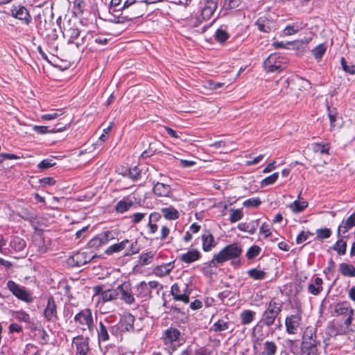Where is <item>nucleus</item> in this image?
Returning a JSON list of instances; mask_svg holds the SVG:
<instances>
[{
	"label": "nucleus",
	"instance_id": "680f3d73",
	"mask_svg": "<svg viewBox=\"0 0 355 355\" xmlns=\"http://www.w3.org/2000/svg\"><path fill=\"white\" fill-rule=\"evenodd\" d=\"M62 114V112L61 111H55L52 113L46 114L42 116V119L44 120H52L58 118L59 116Z\"/></svg>",
	"mask_w": 355,
	"mask_h": 355
},
{
	"label": "nucleus",
	"instance_id": "052dcab7",
	"mask_svg": "<svg viewBox=\"0 0 355 355\" xmlns=\"http://www.w3.org/2000/svg\"><path fill=\"white\" fill-rule=\"evenodd\" d=\"M128 21L131 20L130 19V17H128L125 12H123L120 16L115 17L114 19H113V21L116 24H123Z\"/></svg>",
	"mask_w": 355,
	"mask_h": 355
},
{
	"label": "nucleus",
	"instance_id": "f03ea898",
	"mask_svg": "<svg viewBox=\"0 0 355 355\" xmlns=\"http://www.w3.org/2000/svg\"><path fill=\"white\" fill-rule=\"evenodd\" d=\"M242 249L237 243L228 245L216 254L213 259L209 262V267H216L225 261L236 259L241 256Z\"/></svg>",
	"mask_w": 355,
	"mask_h": 355
},
{
	"label": "nucleus",
	"instance_id": "de8ad7c7",
	"mask_svg": "<svg viewBox=\"0 0 355 355\" xmlns=\"http://www.w3.org/2000/svg\"><path fill=\"white\" fill-rule=\"evenodd\" d=\"M278 177H279V173H274L271 175L264 178L261 182V187H266V186L272 184L273 183H275L276 182Z\"/></svg>",
	"mask_w": 355,
	"mask_h": 355
},
{
	"label": "nucleus",
	"instance_id": "864d4df0",
	"mask_svg": "<svg viewBox=\"0 0 355 355\" xmlns=\"http://www.w3.org/2000/svg\"><path fill=\"white\" fill-rule=\"evenodd\" d=\"M316 234L318 239H324L330 237L331 232L329 228H323L317 230Z\"/></svg>",
	"mask_w": 355,
	"mask_h": 355
},
{
	"label": "nucleus",
	"instance_id": "79ce46f5",
	"mask_svg": "<svg viewBox=\"0 0 355 355\" xmlns=\"http://www.w3.org/2000/svg\"><path fill=\"white\" fill-rule=\"evenodd\" d=\"M258 29L264 33H268L271 28L269 26V21L262 18H259L257 21Z\"/></svg>",
	"mask_w": 355,
	"mask_h": 355
},
{
	"label": "nucleus",
	"instance_id": "4be33fe9",
	"mask_svg": "<svg viewBox=\"0 0 355 355\" xmlns=\"http://www.w3.org/2000/svg\"><path fill=\"white\" fill-rule=\"evenodd\" d=\"M153 192L156 196L166 197L169 195L171 192V188L168 184L157 182L153 187Z\"/></svg>",
	"mask_w": 355,
	"mask_h": 355
},
{
	"label": "nucleus",
	"instance_id": "7c9ffc66",
	"mask_svg": "<svg viewBox=\"0 0 355 355\" xmlns=\"http://www.w3.org/2000/svg\"><path fill=\"white\" fill-rule=\"evenodd\" d=\"M308 207V202L305 200H295L288 205V207L293 213H300L304 211Z\"/></svg>",
	"mask_w": 355,
	"mask_h": 355
},
{
	"label": "nucleus",
	"instance_id": "b1692460",
	"mask_svg": "<svg viewBox=\"0 0 355 355\" xmlns=\"http://www.w3.org/2000/svg\"><path fill=\"white\" fill-rule=\"evenodd\" d=\"M339 271L345 277H355V267L349 263L339 264Z\"/></svg>",
	"mask_w": 355,
	"mask_h": 355
},
{
	"label": "nucleus",
	"instance_id": "2eb2a0df",
	"mask_svg": "<svg viewBox=\"0 0 355 355\" xmlns=\"http://www.w3.org/2000/svg\"><path fill=\"white\" fill-rule=\"evenodd\" d=\"M174 266L173 262H169L165 264L156 266L153 272L154 275L158 277H164L168 275L173 270Z\"/></svg>",
	"mask_w": 355,
	"mask_h": 355
},
{
	"label": "nucleus",
	"instance_id": "774afa93",
	"mask_svg": "<svg viewBox=\"0 0 355 355\" xmlns=\"http://www.w3.org/2000/svg\"><path fill=\"white\" fill-rule=\"evenodd\" d=\"M211 352L205 347H200L195 351V355H211Z\"/></svg>",
	"mask_w": 355,
	"mask_h": 355
},
{
	"label": "nucleus",
	"instance_id": "6e6552de",
	"mask_svg": "<svg viewBox=\"0 0 355 355\" xmlns=\"http://www.w3.org/2000/svg\"><path fill=\"white\" fill-rule=\"evenodd\" d=\"M301 344L321 345V341L318 338L315 327L310 326L304 329Z\"/></svg>",
	"mask_w": 355,
	"mask_h": 355
},
{
	"label": "nucleus",
	"instance_id": "1a4fd4ad",
	"mask_svg": "<svg viewBox=\"0 0 355 355\" xmlns=\"http://www.w3.org/2000/svg\"><path fill=\"white\" fill-rule=\"evenodd\" d=\"M118 296L121 295V300L125 304H132L135 303V300L132 293L130 285L128 283H123L117 286Z\"/></svg>",
	"mask_w": 355,
	"mask_h": 355
},
{
	"label": "nucleus",
	"instance_id": "37998d69",
	"mask_svg": "<svg viewBox=\"0 0 355 355\" xmlns=\"http://www.w3.org/2000/svg\"><path fill=\"white\" fill-rule=\"evenodd\" d=\"M347 243L345 241L342 239L338 240L335 245L333 247V249L336 251L339 254L343 255L346 252Z\"/></svg>",
	"mask_w": 355,
	"mask_h": 355
},
{
	"label": "nucleus",
	"instance_id": "f257e3e1",
	"mask_svg": "<svg viewBox=\"0 0 355 355\" xmlns=\"http://www.w3.org/2000/svg\"><path fill=\"white\" fill-rule=\"evenodd\" d=\"M218 0H202L200 14L191 17V25L198 27L202 22L211 19L218 8Z\"/></svg>",
	"mask_w": 355,
	"mask_h": 355
},
{
	"label": "nucleus",
	"instance_id": "49530a36",
	"mask_svg": "<svg viewBox=\"0 0 355 355\" xmlns=\"http://www.w3.org/2000/svg\"><path fill=\"white\" fill-rule=\"evenodd\" d=\"M325 51V46L323 44H320L312 50V54L316 59H321Z\"/></svg>",
	"mask_w": 355,
	"mask_h": 355
},
{
	"label": "nucleus",
	"instance_id": "e433bc0d",
	"mask_svg": "<svg viewBox=\"0 0 355 355\" xmlns=\"http://www.w3.org/2000/svg\"><path fill=\"white\" fill-rule=\"evenodd\" d=\"M98 337L99 341L105 342L109 339V334L106 327L102 322L99 323V329L98 330Z\"/></svg>",
	"mask_w": 355,
	"mask_h": 355
},
{
	"label": "nucleus",
	"instance_id": "dca6fc26",
	"mask_svg": "<svg viewBox=\"0 0 355 355\" xmlns=\"http://www.w3.org/2000/svg\"><path fill=\"white\" fill-rule=\"evenodd\" d=\"M354 226H355V214H352L339 225L337 232L338 236H340V232L345 234Z\"/></svg>",
	"mask_w": 355,
	"mask_h": 355
},
{
	"label": "nucleus",
	"instance_id": "13d9d810",
	"mask_svg": "<svg viewBox=\"0 0 355 355\" xmlns=\"http://www.w3.org/2000/svg\"><path fill=\"white\" fill-rule=\"evenodd\" d=\"M328 116L330 120L331 125L334 126V122L336 121L337 112L335 108L331 109L329 106L327 107Z\"/></svg>",
	"mask_w": 355,
	"mask_h": 355
},
{
	"label": "nucleus",
	"instance_id": "a19ab883",
	"mask_svg": "<svg viewBox=\"0 0 355 355\" xmlns=\"http://www.w3.org/2000/svg\"><path fill=\"white\" fill-rule=\"evenodd\" d=\"M116 232L115 231H106L100 234L101 236V241L105 244L107 243L109 241H112L115 239L116 236Z\"/></svg>",
	"mask_w": 355,
	"mask_h": 355
},
{
	"label": "nucleus",
	"instance_id": "338daca9",
	"mask_svg": "<svg viewBox=\"0 0 355 355\" xmlns=\"http://www.w3.org/2000/svg\"><path fill=\"white\" fill-rule=\"evenodd\" d=\"M137 242L135 241L131 243L130 245V249H128V252H126L127 255L130 254H137L139 252V248H137Z\"/></svg>",
	"mask_w": 355,
	"mask_h": 355
},
{
	"label": "nucleus",
	"instance_id": "c03bdc74",
	"mask_svg": "<svg viewBox=\"0 0 355 355\" xmlns=\"http://www.w3.org/2000/svg\"><path fill=\"white\" fill-rule=\"evenodd\" d=\"M154 257V254L151 252L141 254L139 257V262L142 266L150 263Z\"/></svg>",
	"mask_w": 355,
	"mask_h": 355
},
{
	"label": "nucleus",
	"instance_id": "603ef678",
	"mask_svg": "<svg viewBox=\"0 0 355 355\" xmlns=\"http://www.w3.org/2000/svg\"><path fill=\"white\" fill-rule=\"evenodd\" d=\"M34 246L37 248V251L40 253H44L46 252L47 248L44 245V241L42 237H38L34 241Z\"/></svg>",
	"mask_w": 355,
	"mask_h": 355
},
{
	"label": "nucleus",
	"instance_id": "ea45409f",
	"mask_svg": "<svg viewBox=\"0 0 355 355\" xmlns=\"http://www.w3.org/2000/svg\"><path fill=\"white\" fill-rule=\"evenodd\" d=\"M64 128V127L63 128H59L56 130H54V129H52V130H50L49 129V127L48 126H39V125H34L33 126V130L39 133V134H45V133H47V132H61L63 130V129Z\"/></svg>",
	"mask_w": 355,
	"mask_h": 355
},
{
	"label": "nucleus",
	"instance_id": "473e14b6",
	"mask_svg": "<svg viewBox=\"0 0 355 355\" xmlns=\"http://www.w3.org/2000/svg\"><path fill=\"white\" fill-rule=\"evenodd\" d=\"M64 35L69 37V43H72L73 41L77 39L80 35V31L78 28L70 26L64 29Z\"/></svg>",
	"mask_w": 355,
	"mask_h": 355
},
{
	"label": "nucleus",
	"instance_id": "e2e57ef3",
	"mask_svg": "<svg viewBox=\"0 0 355 355\" xmlns=\"http://www.w3.org/2000/svg\"><path fill=\"white\" fill-rule=\"evenodd\" d=\"M146 214L145 213H135L132 215L131 219L132 222L135 224L139 223L143 220V218L145 217Z\"/></svg>",
	"mask_w": 355,
	"mask_h": 355
},
{
	"label": "nucleus",
	"instance_id": "4d7b16f0",
	"mask_svg": "<svg viewBox=\"0 0 355 355\" xmlns=\"http://www.w3.org/2000/svg\"><path fill=\"white\" fill-rule=\"evenodd\" d=\"M329 147L326 145L320 144H315L313 148L315 153H320V154L329 153Z\"/></svg>",
	"mask_w": 355,
	"mask_h": 355
},
{
	"label": "nucleus",
	"instance_id": "58836bf2",
	"mask_svg": "<svg viewBox=\"0 0 355 355\" xmlns=\"http://www.w3.org/2000/svg\"><path fill=\"white\" fill-rule=\"evenodd\" d=\"M229 327L228 323L223 320H218L214 323L211 329L215 332L227 330Z\"/></svg>",
	"mask_w": 355,
	"mask_h": 355
},
{
	"label": "nucleus",
	"instance_id": "4c0bfd02",
	"mask_svg": "<svg viewBox=\"0 0 355 355\" xmlns=\"http://www.w3.org/2000/svg\"><path fill=\"white\" fill-rule=\"evenodd\" d=\"M248 275L256 280L263 279L266 276V272L263 270L252 268L248 271Z\"/></svg>",
	"mask_w": 355,
	"mask_h": 355
},
{
	"label": "nucleus",
	"instance_id": "bf43d9fd",
	"mask_svg": "<svg viewBox=\"0 0 355 355\" xmlns=\"http://www.w3.org/2000/svg\"><path fill=\"white\" fill-rule=\"evenodd\" d=\"M341 64L345 71L351 74H354L355 73V65H347V62L344 58H342L341 59Z\"/></svg>",
	"mask_w": 355,
	"mask_h": 355
},
{
	"label": "nucleus",
	"instance_id": "72a5a7b5",
	"mask_svg": "<svg viewBox=\"0 0 355 355\" xmlns=\"http://www.w3.org/2000/svg\"><path fill=\"white\" fill-rule=\"evenodd\" d=\"M255 312L251 310H245L241 313L240 318L243 324H250L255 316Z\"/></svg>",
	"mask_w": 355,
	"mask_h": 355
},
{
	"label": "nucleus",
	"instance_id": "20e7f679",
	"mask_svg": "<svg viewBox=\"0 0 355 355\" xmlns=\"http://www.w3.org/2000/svg\"><path fill=\"white\" fill-rule=\"evenodd\" d=\"M282 304L275 299H272L263 311L260 322L267 327L272 325L282 311Z\"/></svg>",
	"mask_w": 355,
	"mask_h": 355
},
{
	"label": "nucleus",
	"instance_id": "5701e85b",
	"mask_svg": "<svg viewBox=\"0 0 355 355\" xmlns=\"http://www.w3.org/2000/svg\"><path fill=\"white\" fill-rule=\"evenodd\" d=\"M135 317L130 313H125L120 321L121 326L126 331H132L134 329Z\"/></svg>",
	"mask_w": 355,
	"mask_h": 355
},
{
	"label": "nucleus",
	"instance_id": "6ab92c4d",
	"mask_svg": "<svg viewBox=\"0 0 355 355\" xmlns=\"http://www.w3.org/2000/svg\"><path fill=\"white\" fill-rule=\"evenodd\" d=\"M323 280L320 277L314 279L313 283L308 285V291L313 295H318L322 291Z\"/></svg>",
	"mask_w": 355,
	"mask_h": 355
},
{
	"label": "nucleus",
	"instance_id": "4468645a",
	"mask_svg": "<svg viewBox=\"0 0 355 355\" xmlns=\"http://www.w3.org/2000/svg\"><path fill=\"white\" fill-rule=\"evenodd\" d=\"M202 242V250L205 252H209L216 246L214 236L209 232H205L201 236Z\"/></svg>",
	"mask_w": 355,
	"mask_h": 355
},
{
	"label": "nucleus",
	"instance_id": "09e8293b",
	"mask_svg": "<svg viewBox=\"0 0 355 355\" xmlns=\"http://www.w3.org/2000/svg\"><path fill=\"white\" fill-rule=\"evenodd\" d=\"M261 203V201L259 198H250V199H248L246 200H245L243 202V205L245 207H257L258 206H259Z\"/></svg>",
	"mask_w": 355,
	"mask_h": 355
},
{
	"label": "nucleus",
	"instance_id": "aec40b11",
	"mask_svg": "<svg viewBox=\"0 0 355 355\" xmlns=\"http://www.w3.org/2000/svg\"><path fill=\"white\" fill-rule=\"evenodd\" d=\"M136 295L137 297H151V291L147 286L146 282H141L135 286Z\"/></svg>",
	"mask_w": 355,
	"mask_h": 355
},
{
	"label": "nucleus",
	"instance_id": "393cba45",
	"mask_svg": "<svg viewBox=\"0 0 355 355\" xmlns=\"http://www.w3.org/2000/svg\"><path fill=\"white\" fill-rule=\"evenodd\" d=\"M273 60L274 58L272 55H270L265 60L263 67L267 72H275L281 70V65L279 64H277L276 62H274Z\"/></svg>",
	"mask_w": 355,
	"mask_h": 355
},
{
	"label": "nucleus",
	"instance_id": "412c9836",
	"mask_svg": "<svg viewBox=\"0 0 355 355\" xmlns=\"http://www.w3.org/2000/svg\"><path fill=\"white\" fill-rule=\"evenodd\" d=\"M200 257V252L197 249H193L181 255V260L187 263H191Z\"/></svg>",
	"mask_w": 355,
	"mask_h": 355
},
{
	"label": "nucleus",
	"instance_id": "c9c22d12",
	"mask_svg": "<svg viewBox=\"0 0 355 355\" xmlns=\"http://www.w3.org/2000/svg\"><path fill=\"white\" fill-rule=\"evenodd\" d=\"M277 349V345L272 341L267 340L263 344V354L266 355H275Z\"/></svg>",
	"mask_w": 355,
	"mask_h": 355
},
{
	"label": "nucleus",
	"instance_id": "f8f14e48",
	"mask_svg": "<svg viewBox=\"0 0 355 355\" xmlns=\"http://www.w3.org/2000/svg\"><path fill=\"white\" fill-rule=\"evenodd\" d=\"M146 11V9L145 3L140 1L125 12L128 15V17H130V19L132 20L143 16Z\"/></svg>",
	"mask_w": 355,
	"mask_h": 355
},
{
	"label": "nucleus",
	"instance_id": "7ed1b4c3",
	"mask_svg": "<svg viewBox=\"0 0 355 355\" xmlns=\"http://www.w3.org/2000/svg\"><path fill=\"white\" fill-rule=\"evenodd\" d=\"M77 327L83 331H88L91 334L94 330V321L92 312L89 309H85L74 317Z\"/></svg>",
	"mask_w": 355,
	"mask_h": 355
},
{
	"label": "nucleus",
	"instance_id": "f3484780",
	"mask_svg": "<svg viewBox=\"0 0 355 355\" xmlns=\"http://www.w3.org/2000/svg\"><path fill=\"white\" fill-rule=\"evenodd\" d=\"M334 313L336 315H354V309L351 308L348 302H343L335 306Z\"/></svg>",
	"mask_w": 355,
	"mask_h": 355
},
{
	"label": "nucleus",
	"instance_id": "f704fd0d",
	"mask_svg": "<svg viewBox=\"0 0 355 355\" xmlns=\"http://www.w3.org/2000/svg\"><path fill=\"white\" fill-rule=\"evenodd\" d=\"M26 245V241L19 237H15L10 241V246L15 251H22Z\"/></svg>",
	"mask_w": 355,
	"mask_h": 355
},
{
	"label": "nucleus",
	"instance_id": "c756f323",
	"mask_svg": "<svg viewBox=\"0 0 355 355\" xmlns=\"http://www.w3.org/2000/svg\"><path fill=\"white\" fill-rule=\"evenodd\" d=\"M132 205L133 202L132 200L128 198H124L117 202L115 207V209L119 213H123L128 211L132 207Z\"/></svg>",
	"mask_w": 355,
	"mask_h": 355
},
{
	"label": "nucleus",
	"instance_id": "a18cd8bd",
	"mask_svg": "<svg viewBox=\"0 0 355 355\" xmlns=\"http://www.w3.org/2000/svg\"><path fill=\"white\" fill-rule=\"evenodd\" d=\"M214 37L218 42L224 43L229 37V35L225 31L219 28L216 31Z\"/></svg>",
	"mask_w": 355,
	"mask_h": 355
},
{
	"label": "nucleus",
	"instance_id": "423d86ee",
	"mask_svg": "<svg viewBox=\"0 0 355 355\" xmlns=\"http://www.w3.org/2000/svg\"><path fill=\"white\" fill-rule=\"evenodd\" d=\"M5 14L14 17L26 25H28L32 20L29 12L24 6H19L18 8L17 7H12L9 10H5Z\"/></svg>",
	"mask_w": 355,
	"mask_h": 355
},
{
	"label": "nucleus",
	"instance_id": "ddd939ff",
	"mask_svg": "<svg viewBox=\"0 0 355 355\" xmlns=\"http://www.w3.org/2000/svg\"><path fill=\"white\" fill-rule=\"evenodd\" d=\"M88 337L78 336L73 338V343L76 347V355H87L89 351Z\"/></svg>",
	"mask_w": 355,
	"mask_h": 355
},
{
	"label": "nucleus",
	"instance_id": "3c124183",
	"mask_svg": "<svg viewBox=\"0 0 355 355\" xmlns=\"http://www.w3.org/2000/svg\"><path fill=\"white\" fill-rule=\"evenodd\" d=\"M231 214L230 220L231 223H235L241 220L243 217V213L240 209H230Z\"/></svg>",
	"mask_w": 355,
	"mask_h": 355
},
{
	"label": "nucleus",
	"instance_id": "9d476101",
	"mask_svg": "<svg viewBox=\"0 0 355 355\" xmlns=\"http://www.w3.org/2000/svg\"><path fill=\"white\" fill-rule=\"evenodd\" d=\"M44 316L49 322H54L58 319L57 305L53 296L48 298L46 306L44 310Z\"/></svg>",
	"mask_w": 355,
	"mask_h": 355
},
{
	"label": "nucleus",
	"instance_id": "8fccbe9b",
	"mask_svg": "<svg viewBox=\"0 0 355 355\" xmlns=\"http://www.w3.org/2000/svg\"><path fill=\"white\" fill-rule=\"evenodd\" d=\"M261 252V248L257 245H253L250 247L246 254L248 259H252L255 258Z\"/></svg>",
	"mask_w": 355,
	"mask_h": 355
},
{
	"label": "nucleus",
	"instance_id": "69168bd1",
	"mask_svg": "<svg viewBox=\"0 0 355 355\" xmlns=\"http://www.w3.org/2000/svg\"><path fill=\"white\" fill-rule=\"evenodd\" d=\"M15 317L17 319L26 322H28L30 319L28 314L23 311L16 313Z\"/></svg>",
	"mask_w": 355,
	"mask_h": 355
},
{
	"label": "nucleus",
	"instance_id": "9b49d317",
	"mask_svg": "<svg viewBox=\"0 0 355 355\" xmlns=\"http://www.w3.org/2000/svg\"><path fill=\"white\" fill-rule=\"evenodd\" d=\"M94 256H90L85 252H78L72 255L69 259V263L73 266L80 267L94 259Z\"/></svg>",
	"mask_w": 355,
	"mask_h": 355
},
{
	"label": "nucleus",
	"instance_id": "2f4dec72",
	"mask_svg": "<svg viewBox=\"0 0 355 355\" xmlns=\"http://www.w3.org/2000/svg\"><path fill=\"white\" fill-rule=\"evenodd\" d=\"M304 28V24L302 22H295L292 25H288L284 29V33L286 35H292L299 31L302 30Z\"/></svg>",
	"mask_w": 355,
	"mask_h": 355
},
{
	"label": "nucleus",
	"instance_id": "c85d7f7f",
	"mask_svg": "<svg viewBox=\"0 0 355 355\" xmlns=\"http://www.w3.org/2000/svg\"><path fill=\"white\" fill-rule=\"evenodd\" d=\"M118 297V291L117 288L115 289H107L102 293V297H101V300L105 303L114 300H116Z\"/></svg>",
	"mask_w": 355,
	"mask_h": 355
},
{
	"label": "nucleus",
	"instance_id": "bb28decb",
	"mask_svg": "<svg viewBox=\"0 0 355 355\" xmlns=\"http://www.w3.org/2000/svg\"><path fill=\"white\" fill-rule=\"evenodd\" d=\"M129 243L130 241L128 239H125L119 243L112 245L107 248L105 253L110 255L113 253L121 252L126 248L127 244Z\"/></svg>",
	"mask_w": 355,
	"mask_h": 355
},
{
	"label": "nucleus",
	"instance_id": "39448f33",
	"mask_svg": "<svg viewBox=\"0 0 355 355\" xmlns=\"http://www.w3.org/2000/svg\"><path fill=\"white\" fill-rule=\"evenodd\" d=\"M7 288L18 299L27 303L32 302L33 297L31 294L28 292L24 287H21L17 284L15 282L10 280L7 282Z\"/></svg>",
	"mask_w": 355,
	"mask_h": 355
},
{
	"label": "nucleus",
	"instance_id": "0eeeda50",
	"mask_svg": "<svg viewBox=\"0 0 355 355\" xmlns=\"http://www.w3.org/2000/svg\"><path fill=\"white\" fill-rule=\"evenodd\" d=\"M302 322V315L297 311L285 319L286 330L288 334H296Z\"/></svg>",
	"mask_w": 355,
	"mask_h": 355
},
{
	"label": "nucleus",
	"instance_id": "a878e982",
	"mask_svg": "<svg viewBox=\"0 0 355 355\" xmlns=\"http://www.w3.org/2000/svg\"><path fill=\"white\" fill-rule=\"evenodd\" d=\"M320 345L301 344L300 355H318Z\"/></svg>",
	"mask_w": 355,
	"mask_h": 355
},
{
	"label": "nucleus",
	"instance_id": "0e129e2a",
	"mask_svg": "<svg viewBox=\"0 0 355 355\" xmlns=\"http://www.w3.org/2000/svg\"><path fill=\"white\" fill-rule=\"evenodd\" d=\"M140 175L139 171L137 167L129 168L128 177L132 180H137Z\"/></svg>",
	"mask_w": 355,
	"mask_h": 355
},
{
	"label": "nucleus",
	"instance_id": "5fc2aeb1",
	"mask_svg": "<svg viewBox=\"0 0 355 355\" xmlns=\"http://www.w3.org/2000/svg\"><path fill=\"white\" fill-rule=\"evenodd\" d=\"M103 245H105V243H103V241H101V236L100 234H98L94 238H93L89 242V245L91 248H98L102 246Z\"/></svg>",
	"mask_w": 355,
	"mask_h": 355
},
{
	"label": "nucleus",
	"instance_id": "cd10ccee",
	"mask_svg": "<svg viewBox=\"0 0 355 355\" xmlns=\"http://www.w3.org/2000/svg\"><path fill=\"white\" fill-rule=\"evenodd\" d=\"M161 212L164 218L168 220H175L179 218L178 211L173 207L162 208Z\"/></svg>",
	"mask_w": 355,
	"mask_h": 355
},
{
	"label": "nucleus",
	"instance_id": "6e6d98bb",
	"mask_svg": "<svg viewBox=\"0 0 355 355\" xmlns=\"http://www.w3.org/2000/svg\"><path fill=\"white\" fill-rule=\"evenodd\" d=\"M55 165V162L52 159H46L38 164V167L42 170L47 169Z\"/></svg>",
	"mask_w": 355,
	"mask_h": 355
},
{
	"label": "nucleus",
	"instance_id": "a211bd4d",
	"mask_svg": "<svg viewBox=\"0 0 355 355\" xmlns=\"http://www.w3.org/2000/svg\"><path fill=\"white\" fill-rule=\"evenodd\" d=\"M180 333L178 329L175 328H169L166 330L164 333V343L165 344H172L173 342L178 340L180 338Z\"/></svg>",
	"mask_w": 355,
	"mask_h": 355
}]
</instances>
